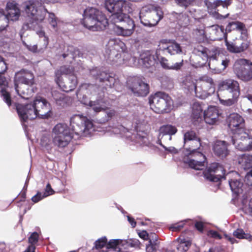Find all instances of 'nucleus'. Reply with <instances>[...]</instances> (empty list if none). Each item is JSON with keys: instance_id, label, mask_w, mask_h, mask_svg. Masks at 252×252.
I'll return each instance as SVG.
<instances>
[{"instance_id": "nucleus-25", "label": "nucleus", "mask_w": 252, "mask_h": 252, "mask_svg": "<svg viewBox=\"0 0 252 252\" xmlns=\"http://www.w3.org/2000/svg\"><path fill=\"white\" fill-rule=\"evenodd\" d=\"M219 117V110L215 106L209 107L203 113L204 120L209 125L215 124L218 121Z\"/></svg>"}, {"instance_id": "nucleus-12", "label": "nucleus", "mask_w": 252, "mask_h": 252, "mask_svg": "<svg viewBox=\"0 0 252 252\" xmlns=\"http://www.w3.org/2000/svg\"><path fill=\"white\" fill-rule=\"evenodd\" d=\"M232 141L233 144L240 151L252 150V137L249 135L246 130L234 134Z\"/></svg>"}, {"instance_id": "nucleus-19", "label": "nucleus", "mask_w": 252, "mask_h": 252, "mask_svg": "<svg viewBox=\"0 0 252 252\" xmlns=\"http://www.w3.org/2000/svg\"><path fill=\"white\" fill-rule=\"evenodd\" d=\"M34 76L33 74L30 71L22 69L16 72L14 76V85L21 84V83L26 84H34Z\"/></svg>"}, {"instance_id": "nucleus-28", "label": "nucleus", "mask_w": 252, "mask_h": 252, "mask_svg": "<svg viewBox=\"0 0 252 252\" xmlns=\"http://www.w3.org/2000/svg\"><path fill=\"white\" fill-rule=\"evenodd\" d=\"M83 56V53L76 47L72 45H69L67 49L62 55L64 59H66L67 61L70 63L74 60L76 58L81 57Z\"/></svg>"}, {"instance_id": "nucleus-15", "label": "nucleus", "mask_w": 252, "mask_h": 252, "mask_svg": "<svg viewBox=\"0 0 252 252\" xmlns=\"http://www.w3.org/2000/svg\"><path fill=\"white\" fill-rule=\"evenodd\" d=\"M15 105L21 122L25 123L28 119H35L32 103L23 104L16 103Z\"/></svg>"}, {"instance_id": "nucleus-10", "label": "nucleus", "mask_w": 252, "mask_h": 252, "mask_svg": "<svg viewBox=\"0 0 252 252\" xmlns=\"http://www.w3.org/2000/svg\"><path fill=\"white\" fill-rule=\"evenodd\" d=\"M127 87L137 96H145L149 93V86L141 78L137 76L130 77L126 82Z\"/></svg>"}, {"instance_id": "nucleus-41", "label": "nucleus", "mask_w": 252, "mask_h": 252, "mask_svg": "<svg viewBox=\"0 0 252 252\" xmlns=\"http://www.w3.org/2000/svg\"><path fill=\"white\" fill-rule=\"evenodd\" d=\"M229 184L231 190L237 195L242 192V187L243 183L237 179H231L229 181Z\"/></svg>"}, {"instance_id": "nucleus-27", "label": "nucleus", "mask_w": 252, "mask_h": 252, "mask_svg": "<svg viewBox=\"0 0 252 252\" xmlns=\"http://www.w3.org/2000/svg\"><path fill=\"white\" fill-rule=\"evenodd\" d=\"M139 63L143 67L149 68L155 65L156 60L149 51L142 52L138 60Z\"/></svg>"}, {"instance_id": "nucleus-3", "label": "nucleus", "mask_w": 252, "mask_h": 252, "mask_svg": "<svg viewBox=\"0 0 252 252\" xmlns=\"http://www.w3.org/2000/svg\"><path fill=\"white\" fill-rule=\"evenodd\" d=\"M150 108L156 113L165 114L173 109V101L171 96L163 92H158L149 97Z\"/></svg>"}, {"instance_id": "nucleus-24", "label": "nucleus", "mask_w": 252, "mask_h": 252, "mask_svg": "<svg viewBox=\"0 0 252 252\" xmlns=\"http://www.w3.org/2000/svg\"><path fill=\"white\" fill-rule=\"evenodd\" d=\"M217 47L213 48L211 50L201 45H197L194 49L195 53L200 56L202 58L203 62L199 64V66H203L206 63L208 59H212L213 54L215 53V50L217 49Z\"/></svg>"}, {"instance_id": "nucleus-18", "label": "nucleus", "mask_w": 252, "mask_h": 252, "mask_svg": "<svg viewBox=\"0 0 252 252\" xmlns=\"http://www.w3.org/2000/svg\"><path fill=\"white\" fill-rule=\"evenodd\" d=\"M184 147L190 152H194L201 146V141L192 130L186 132L184 135Z\"/></svg>"}, {"instance_id": "nucleus-45", "label": "nucleus", "mask_w": 252, "mask_h": 252, "mask_svg": "<svg viewBox=\"0 0 252 252\" xmlns=\"http://www.w3.org/2000/svg\"><path fill=\"white\" fill-rule=\"evenodd\" d=\"M233 235L238 239H245L251 242L252 241V235L245 233L242 229H237L233 232Z\"/></svg>"}, {"instance_id": "nucleus-34", "label": "nucleus", "mask_w": 252, "mask_h": 252, "mask_svg": "<svg viewBox=\"0 0 252 252\" xmlns=\"http://www.w3.org/2000/svg\"><path fill=\"white\" fill-rule=\"evenodd\" d=\"M212 60H216L223 66V69H225L228 65L230 60L229 59L222 53H220V51L218 48L215 50V53L213 54Z\"/></svg>"}, {"instance_id": "nucleus-33", "label": "nucleus", "mask_w": 252, "mask_h": 252, "mask_svg": "<svg viewBox=\"0 0 252 252\" xmlns=\"http://www.w3.org/2000/svg\"><path fill=\"white\" fill-rule=\"evenodd\" d=\"M158 50L167 51L170 55H175L182 52V48L180 44L176 42L164 44L162 47H159Z\"/></svg>"}, {"instance_id": "nucleus-57", "label": "nucleus", "mask_w": 252, "mask_h": 252, "mask_svg": "<svg viewBox=\"0 0 252 252\" xmlns=\"http://www.w3.org/2000/svg\"><path fill=\"white\" fill-rule=\"evenodd\" d=\"M184 225L185 223L183 221L172 224L170 227V230L175 232L180 231L184 227Z\"/></svg>"}, {"instance_id": "nucleus-59", "label": "nucleus", "mask_w": 252, "mask_h": 252, "mask_svg": "<svg viewBox=\"0 0 252 252\" xmlns=\"http://www.w3.org/2000/svg\"><path fill=\"white\" fill-rule=\"evenodd\" d=\"M175 2L180 6L187 8L193 0H174Z\"/></svg>"}, {"instance_id": "nucleus-47", "label": "nucleus", "mask_w": 252, "mask_h": 252, "mask_svg": "<svg viewBox=\"0 0 252 252\" xmlns=\"http://www.w3.org/2000/svg\"><path fill=\"white\" fill-rule=\"evenodd\" d=\"M195 96L201 99H205L212 94L208 92V91L202 89L198 86L194 90Z\"/></svg>"}, {"instance_id": "nucleus-22", "label": "nucleus", "mask_w": 252, "mask_h": 252, "mask_svg": "<svg viewBox=\"0 0 252 252\" xmlns=\"http://www.w3.org/2000/svg\"><path fill=\"white\" fill-rule=\"evenodd\" d=\"M229 144L224 141L217 140L213 147V151L216 156L223 159L229 154L228 146Z\"/></svg>"}, {"instance_id": "nucleus-51", "label": "nucleus", "mask_w": 252, "mask_h": 252, "mask_svg": "<svg viewBox=\"0 0 252 252\" xmlns=\"http://www.w3.org/2000/svg\"><path fill=\"white\" fill-rule=\"evenodd\" d=\"M121 241L118 239H112L110 241H107V249H113L115 251H120V248L118 246L120 244Z\"/></svg>"}, {"instance_id": "nucleus-37", "label": "nucleus", "mask_w": 252, "mask_h": 252, "mask_svg": "<svg viewBox=\"0 0 252 252\" xmlns=\"http://www.w3.org/2000/svg\"><path fill=\"white\" fill-rule=\"evenodd\" d=\"M239 163L245 170L252 169V155L244 154L239 158Z\"/></svg>"}, {"instance_id": "nucleus-53", "label": "nucleus", "mask_w": 252, "mask_h": 252, "mask_svg": "<svg viewBox=\"0 0 252 252\" xmlns=\"http://www.w3.org/2000/svg\"><path fill=\"white\" fill-rule=\"evenodd\" d=\"M1 93L4 101L9 107L12 104V100L10 93L6 91V89L3 88L1 89Z\"/></svg>"}, {"instance_id": "nucleus-35", "label": "nucleus", "mask_w": 252, "mask_h": 252, "mask_svg": "<svg viewBox=\"0 0 252 252\" xmlns=\"http://www.w3.org/2000/svg\"><path fill=\"white\" fill-rule=\"evenodd\" d=\"M135 128L137 132L135 137L136 141L141 145L149 146L150 142L148 137L147 133L145 131L138 130V126H136Z\"/></svg>"}, {"instance_id": "nucleus-49", "label": "nucleus", "mask_w": 252, "mask_h": 252, "mask_svg": "<svg viewBox=\"0 0 252 252\" xmlns=\"http://www.w3.org/2000/svg\"><path fill=\"white\" fill-rule=\"evenodd\" d=\"M236 48H244L242 52L247 50L249 46V43L248 41L244 40L242 38H236L234 41Z\"/></svg>"}, {"instance_id": "nucleus-1", "label": "nucleus", "mask_w": 252, "mask_h": 252, "mask_svg": "<svg viewBox=\"0 0 252 252\" xmlns=\"http://www.w3.org/2000/svg\"><path fill=\"white\" fill-rule=\"evenodd\" d=\"M218 96L220 103L227 106L236 103L240 95L239 83L231 78L220 81L218 86Z\"/></svg>"}, {"instance_id": "nucleus-61", "label": "nucleus", "mask_w": 252, "mask_h": 252, "mask_svg": "<svg viewBox=\"0 0 252 252\" xmlns=\"http://www.w3.org/2000/svg\"><path fill=\"white\" fill-rule=\"evenodd\" d=\"M208 237L220 240L222 238L221 235L217 231L210 230L207 232Z\"/></svg>"}, {"instance_id": "nucleus-52", "label": "nucleus", "mask_w": 252, "mask_h": 252, "mask_svg": "<svg viewBox=\"0 0 252 252\" xmlns=\"http://www.w3.org/2000/svg\"><path fill=\"white\" fill-rule=\"evenodd\" d=\"M225 45L227 49L232 53H240L242 52V49L244 48H236L235 42H229L227 38L225 40Z\"/></svg>"}, {"instance_id": "nucleus-9", "label": "nucleus", "mask_w": 252, "mask_h": 252, "mask_svg": "<svg viewBox=\"0 0 252 252\" xmlns=\"http://www.w3.org/2000/svg\"><path fill=\"white\" fill-rule=\"evenodd\" d=\"M234 73L237 78L247 82L252 80V63H249V61L239 59L236 61L233 65Z\"/></svg>"}, {"instance_id": "nucleus-13", "label": "nucleus", "mask_w": 252, "mask_h": 252, "mask_svg": "<svg viewBox=\"0 0 252 252\" xmlns=\"http://www.w3.org/2000/svg\"><path fill=\"white\" fill-rule=\"evenodd\" d=\"M231 0H205V4L207 7L208 11L216 19H222L227 17L229 13L224 15L219 13L220 9L218 7L220 6L224 8L227 9L228 6L230 4Z\"/></svg>"}, {"instance_id": "nucleus-11", "label": "nucleus", "mask_w": 252, "mask_h": 252, "mask_svg": "<svg viewBox=\"0 0 252 252\" xmlns=\"http://www.w3.org/2000/svg\"><path fill=\"white\" fill-rule=\"evenodd\" d=\"M205 178L211 182H219L225 179V170L219 163H211L203 172Z\"/></svg>"}, {"instance_id": "nucleus-63", "label": "nucleus", "mask_w": 252, "mask_h": 252, "mask_svg": "<svg viewBox=\"0 0 252 252\" xmlns=\"http://www.w3.org/2000/svg\"><path fill=\"white\" fill-rule=\"evenodd\" d=\"M189 16L185 14L181 13L179 15V22L181 25H187L189 23Z\"/></svg>"}, {"instance_id": "nucleus-64", "label": "nucleus", "mask_w": 252, "mask_h": 252, "mask_svg": "<svg viewBox=\"0 0 252 252\" xmlns=\"http://www.w3.org/2000/svg\"><path fill=\"white\" fill-rule=\"evenodd\" d=\"M245 182L249 186H252V169L248 172L245 178Z\"/></svg>"}, {"instance_id": "nucleus-50", "label": "nucleus", "mask_w": 252, "mask_h": 252, "mask_svg": "<svg viewBox=\"0 0 252 252\" xmlns=\"http://www.w3.org/2000/svg\"><path fill=\"white\" fill-rule=\"evenodd\" d=\"M105 247L107 248V238L104 236L95 241L93 249L99 250Z\"/></svg>"}, {"instance_id": "nucleus-55", "label": "nucleus", "mask_w": 252, "mask_h": 252, "mask_svg": "<svg viewBox=\"0 0 252 252\" xmlns=\"http://www.w3.org/2000/svg\"><path fill=\"white\" fill-rule=\"evenodd\" d=\"M38 234L36 232H34L32 233L31 236L29 237V243H30L31 245H34L38 242Z\"/></svg>"}, {"instance_id": "nucleus-60", "label": "nucleus", "mask_w": 252, "mask_h": 252, "mask_svg": "<svg viewBox=\"0 0 252 252\" xmlns=\"http://www.w3.org/2000/svg\"><path fill=\"white\" fill-rule=\"evenodd\" d=\"M49 14L48 21L51 25L55 28L57 26V19L55 15L53 13L47 12Z\"/></svg>"}, {"instance_id": "nucleus-58", "label": "nucleus", "mask_w": 252, "mask_h": 252, "mask_svg": "<svg viewBox=\"0 0 252 252\" xmlns=\"http://www.w3.org/2000/svg\"><path fill=\"white\" fill-rule=\"evenodd\" d=\"M8 80L4 76L3 73H0V87L1 89H6L8 87Z\"/></svg>"}, {"instance_id": "nucleus-39", "label": "nucleus", "mask_w": 252, "mask_h": 252, "mask_svg": "<svg viewBox=\"0 0 252 252\" xmlns=\"http://www.w3.org/2000/svg\"><path fill=\"white\" fill-rule=\"evenodd\" d=\"M82 102L84 104L92 107L95 112H100L103 109L101 103H104V101L102 98L97 99L94 101L89 100L88 101L82 100Z\"/></svg>"}, {"instance_id": "nucleus-38", "label": "nucleus", "mask_w": 252, "mask_h": 252, "mask_svg": "<svg viewBox=\"0 0 252 252\" xmlns=\"http://www.w3.org/2000/svg\"><path fill=\"white\" fill-rule=\"evenodd\" d=\"M213 28L212 32L215 35L214 40H221L223 38L225 40L227 38V33L223 26H215Z\"/></svg>"}, {"instance_id": "nucleus-31", "label": "nucleus", "mask_w": 252, "mask_h": 252, "mask_svg": "<svg viewBox=\"0 0 252 252\" xmlns=\"http://www.w3.org/2000/svg\"><path fill=\"white\" fill-rule=\"evenodd\" d=\"M47 9L44 11L39 10L35 15L31 17V20L27 23L28 27L30 29H34L36 26H38L39 23L43 21L45 17V13H47Z\"/></svg>"}, {"instance_id": "nucleus-23", "label": "nucleus", "mask_w": 252, "mask_h": 252, "mask_svg": "<svg viewBox=\"0 0 252 252\" xmlns=\"http://www.w3.org/2000/svg\"><path fill=\"white\" fill-rule=\"evenodd\" d=\"M33 85L21 83V84H15L14 86L18 94L22 98L28 99L35 92Z\"/></svg>"}, {"instance_id": "nucleus-16", "label": "nucleus", "mask_w": 252, "mask_h": 252, "mask_svg": "<svg viewBox=\"0 0 252 252\" xmlns=\"http://www.w3.org/2000/svg\"><path fill=\"white\" fill-rule=\"evenodd\" d=\"M128 2L124 0H105V7L110 13L112 14L111 17V21L113 20L114 16L120 15L123 14L122 12L123 7L127 5Z\"/></svg>"}, {"instance_id": "nucleus-4", "label": "nucleus", "mask_w": 252, "mask_h": 252, "mask_svg": "<svg viewBox=\"0 0 252 252\" xmlns=\"http://www.w3.org/2000/svg\"><path fill=\"white\" fill-rule=\"evenodd\" d=\"M163 17V12L160 7L147 5L142 8L139 13L141 23L145 26H156Z\"/></svg>"}, {"instance_id": "nucleus-32", "label": "nucleus", "mask_w": 252, "mask_h": 252, "mask_svg": "<svg viewBox=\"0 0 252 252\" xmlns=\"http://www.w3.org/2000/svg\"><path fill=\"white\" fill-rule=\"evenodd\" d=\"M52 94L57 105L63 107L69 105L70 98L65 96L64 94L60 93L58 91H54L52 92Z\"/></svg>"}, {"instance_id": "nucleus-26", "label": "nucleus", "mask_w": 252, "mask_h": 252, "mask_svg": "<svg viewBox=\"0 0 252 252\" xmlns=\"http://www.w3.org/2000/svg\"><path fill=\"white\" fill-rule=\"evenodd\" d=\"M203 108L202 104L195 102L192 106L191 121L194 125H197L203 121Z\"/></svg>"}, {"instance_id": "nucleus-20", "label": "nucleus", "mask_w": 252, "mask_h": 252, "mask_svg": "<svg viewBox=\"0 0 252 252\" xmlns=\"http://www.w3.org/2000/svg\"><path fill=\"white\" fill-rule=\"evenodd\" d=\"M77 84V78L73 73L66 76L63 80L61 79L60 83H57L63 91L65 92H69L74 90L76 88Z\"/></svg>"}, {"instance_id": "nucleus-29", "label": "nucleus", "mask_w": 252, "mask_h": 252, "mask_svg": "<svg viewBox=\"0 0 252 252\" xmlns=\"http://www.w3.org/2000/svg\"><path fill=\"white\" fill-rule=\"evenodd\" d=\"M198 87L208 91V92L213 94L215 91V83L213 79L207 75L200 78L197 82Z\"/></svg>"}, {"instance_id": "nucleus-56", "label": "nucleus", "mask_w": 252, "mask_h": 252, "mask_svg": "<svg viewBox=\"0 0 252 252\" xmlns=\"http://www.w3.org/2000/svg\"><path fill=\"white\" fill-rule=\"evenodd\" d=\"M158 247V243L156 242H154V243H149L146 247L147 252H156Z\"/></svg>"}, {"instance_id": "nucleus-62", "label": "nucleus", "mask_w": 252, "mask_h": 252, "mask_svg": "<svg viewBox=\"0 0 252 252\" xmlns=\"http://www.w3.org/2000/svg\"><path fill=\"white\" fill-rule=\"evenodd\" d=\"M23 43L29 51L33 53L41 52V51H39V49L37 44L33 45H29L27 44L25 41H23Z\"/></svg>"}, {"instance_id": "nucleus-44", "label": "nucleus", "mask_w": 252, "mask_h": 252, "mask_svg": "<svg viewBox=\"0 0 252 252\" xmlns=\"http://www.w3.org/2000/svg\"><path fill=\"white\" fill-rule=\"evenodd\" d=\"M38 9L36 6V2L33 0H29L27 2L26 6V12L29 14V16L35 15L37 13Z\"/></svg>"}, {"instance_id": "nucleus-42", "label": "nucleus", "mask_w": 252, "mask_h": 252, "mask_svg": "<svg viewBox=\"0 0 252 252\" xmlns=\"http://www.w3.org/2000/svg\"><path fill=\"white\" fill-rule=\"evenodd\" d=\"M245 29V25L242 22L239 21H234L229 23L226 26L225 31L228 32L232 30H238L240 31H244Z\"/></svg>"}, {"instance_id": "nucleus-14", "label": "nucleus", "mask_w": 252, "mask_h": 252, "mask_svg": "<svg viewBox=\"0 0 252 252\" xmlns=\"http://www.w3.org/2000/svg\"><path fill=\"white\" fill-rule=\"evenodd\" d=\"M32 104L35 118L37 117L41 118H48L50 116L51 112L50 104L45 98L37 97Z\"/></svg>"}, {"instance_id": "nucleus-7", "label": "nucleus", "mask_w": 252, "mask_h": 252, "mask_svg": "<svg viewBox=\"0 0 252 252\" xmlns=\"http://www.w3.org/2000/svg\"><path fill=\"white\" fill-rule=\"evenodd\" d=\"M72 133L80 137L86 136L93 127V123L86 117L80 115L72 116L70 120Z\"/></svg>"}, {"instance_id": "nucleus-46", "label": "nucleus", "mask_w": 252, "mask_h": 252, "mask_svg": "<svg viewBox=\"0 0 252 252\" xmlns=\"http://www.w3.org/2000/svg\"><path fill=\"white\" fill-rule=\"evenodd\" d=\"M160 132L164 134L170 135L175 134L177 131V128L173 126L167 125L162 126L160 128Z\"/></svg>"}, {"instance_id": "nucleus-48", "label": "nucleus", "mask_w": 252, "mask_h": 252, "mask_svg": "<svg viewBox=\"0 0 252 252\" xmlns=\"http://www.w3.org/2000/svg\"><path fill=\"white\" fill-rule=\"evenodd\" d=\"M191 246V243L189 241H186L184 239L181 240L177 247L178 251L180 252H186Z\"/></svg>"}, {"instance_id": "nucleus-21", "label": "nucleus", "mask_w": 252, "mask_h": 252, "mask_svg": "<svg viewBox=\"0 0 252 252\" xmlns=\"http://www.w3.org/2000/svg\"><path fill=\"white\" fill-rule=\"evenodd\" d=\"M184 162L191 168L202 170L207 163L206 158L202 153L197 152L194 158L185 159Z\"/></svg>"}, {"instance_id": "nucleus-6", "label": "nucleus", "mask_w": 252, "mask_h": 252, "mask_svg": "<svg viewBox=\"0 0 252 252\" xmlns=\"http://www.w3.org/2000/svg\"><path fill=\"white\" fill-rule=\"evenodd\" d=\"M53 132L55 134L53 143L59 148H64L67 146L73 137L69 128L65 124L56 125L53 128Z\"/></svg>"}, {"instance_id": "nucleus-30", "label": "nucleus", "mask_w": 252, "mask_h": 252, "mask_svg": "<svg viewBox=\"0 0 252 252\" xmlns=\"http://www.w3.org/2000/svg\"><path fill=\"white\" fill-rule=\"evenodd\" d=\"M95 79L100 83H104L106 86L110 88H112L116 82V79L114 77L104 71L97 73Z\"/></svg>"}, {"instance_id": "nucleus-8", "label": "nucleus", "mask_w": 252, "mask_h": 252, "mask_svg": "<svg viewBox=\"0 0 252 252\" xmlns=\"http://www.w3.org/2000/svg\"><path fill=\"white\" fill-rule=\"evenodd\" d=\"M125 43L118 39H110L106 46L108 59L113 63L121 61V53L125 50Z\"/></svg>"}, {"instance_id": "nucleus-36", "label": "nucleus", "mask_w": 252, "mask_h": 252, "mask_svg": "<svg viewBox=\"0 0 252 252\" xmlns=\"http://www.w3.org/2000/svg\"><path fill=\"white\" fill-rule=\"evenodd\" d=\"M20 14V12L19 9H16L15 10H13L7 11V15H5L6 20H4L5 21L6 24L5 25L0 26V31H3L8 26V20H10L12 21L17 20L18 19Z\"/></svg>"}, {"instance_id": "nucleus-17", "label": "nucleus", "mask_w": 252, "mask_h": 252, "mask_svg": "<svg viewBox=\"0 0 252 252\" xmlns=\"http://www.w3.org/2000/svg\"><path fill=\"white\" fill-rule=\"evenodd\" d=\"M228 127L233 135L246 130L245 120L241 116L237 113L231 114L228 118Z\"/></svg>"}, {"instance_id": "nucleus-2", "label": "nucleus", "mask_w": 252, "mask_h": 252, "mask_svg": "<svg viewBox=\"0 0 252 252\" xmlns=\"http://www.w3.org/2000/svg\"><path fill=\"white\" fill-rule=\"evenodd\" d=\"M83 16L82 24L91 31H102L108 25L106 17L95 8L91 7L86 9Z\"/></svg>"}, {"instance_id": "nucleus-5", "label": "nucleus", "mask_w": 252, "mask_h": 252, "mask_svg": "<svg viewBox=\"0 0 252 252\" xmlns=\"http://www.w3.org/2000/svg\"><path fill=\"white\" fill-rule=\"evenodd\" d=\"M114 24V31L119 35L123 36H130L135 29L134 21L126 14L114 16L113 20L111 21Z\"/></svg>"}, {"instance_id": "nucleus-54", "label": "nucleus", "mask_w": 252, "mask_h": 252, "mask_svg": "<svg viewBox=\"0 0 252 252\" xmlns=\"http://www.w3.org/2000/svg\"><path fill=\"white\" fill-rule=\"evenodd\" d=\"M48 43V37H44V39H39L37 45L39 49V51L43 52L47 48Z\"/></svg>"}, {"instance_id": "nucleus-43", "label": "nucleus", "mask_w": 252, "mask_h": 252, "mask_svg": "<svg viewBox=\"0 0 252 252\" xmlns=\"http://www.w3.org/2000/svg\"><path fill=\"white\" fill-rule=\"evenodd\" d=\"M183 83L185 86V88L189 92L194 91L197 86V83L195 84L193 82L192 77L190 75L186 76L183 81Z\"/></svg>"}, {"instance_id": "nucleus-40", "label": "nucleus", "mask_w": 252, "mask_h": 252, "mask_svg": "<svg viewBox=\"0 0 252 252\" xmlns=\"http://www.w3.org/2000/svg\"><path fill=\"white\" fill-rule=\"evenodd\" d=\"M71 73L69 67L66 66H62L58 69L56 70L55 72V81L56 83H59L61 79H62V75L65 74L70 75Z\"/></svg>"}]
</instances>
